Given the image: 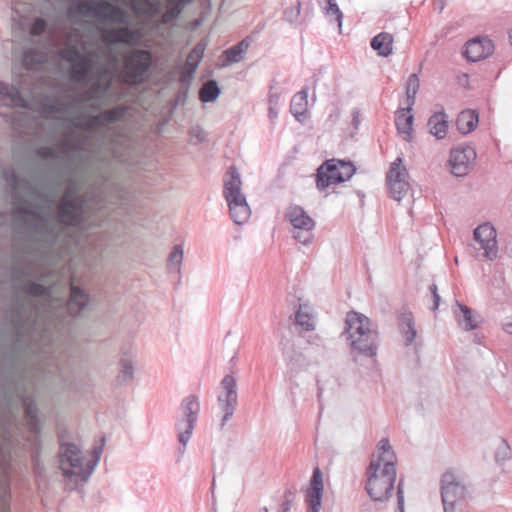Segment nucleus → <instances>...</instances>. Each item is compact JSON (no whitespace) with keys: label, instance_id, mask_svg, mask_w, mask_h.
<instances>
[{"label":"nucleus","instance_id":"6e6552de","mask_svg":"<svg viewBox=\"0 0 512 512\" xmlns=\"http://www.w3.org/2000/svg\"><path fill=\"white\" fill-rule=\"evenodd\" d=\"M355 172L356 167L351 161L326 160L317 169L316 186L319 190H324L332 184L349 180Z\"/></svg>","mask_w":512,"mask_h":512},{"label":"nucleus","instance_id":"dca6fc26","mask_svg":"<svg viewBox=\"0 0 512 512\" xmlns=\"http://www.w3.org/2000/svg\"><path fill=\"white\" fill-rule=\"evenodd\" d=\"M324 483L319 467H315L310 480V488L305 493L307 512H320L322 506Z\"/></svg>","mask_w":512,"mask_h":512},{"label":"nucleus","instance_id":"412c9836","mask_svg":"<svg viewBox=\"0 0 512 512\" xmlns=\"http://www.w3.org/2000/svg\"><path fill=\"white\" fill-rule=\"evenodd\" d=\"M93 69V61L89 55L71 64L69 77L75 83L86 82Z\"/></svg>","mask_w":512,"mask_h":512},{"label":"nucleus","instance_id":"ddd939ff","mask_svg":"<svg viewBox=\"0 0 512 512\" xmlns=\"http://www.w3.org/2000/svg\"><path fill=\"white\" fill-rule=\"evenodd\" d=\"M474 240L478 243L479 249H482L483 256L488 260L497 257V233L490 223H483L474 230Z\"/></svg>","mask_w":512,"mask_h":512},{"label":"nucleus","instance_id":"72a5a7b5","mask_svg":"<svg viewBox=\"0 0 512 512\" xmlns=\"http://www.w3.org/2000/svg\"><path fill=\"white\" fill-rule=\"evenodd\" d=\"M19 291L23 292L29 297L38 298V297H51L52 296V288L49 286H45L43 284L27 281L19 286Z\"/></svg>","mask_w":512,"mask_h":512},{"label":"nucleus","instance_id":"20e7f679","mask_svg":"<svg viewBox=\"0 0 512 512\" xmlns=\"http://www.w3.org/2000/svg\"><path fill=\"white\" fill-rule=\"evenodd\" d=\"M101 454L102 448H95L94 459L85 461V457L78 446L67 443L60 450V469L66 478L75 477L87 481L93 473Z\"/></svg>","mask_w":512,"mask_h":512},{"label":"nucleus","instance_id":"9b49d317","mask_svg":"<svg viewBox=\"0 0 512 512\" xmlns=\"http://www.w3.org/2000/svg\"><path fill=\"white\" fill-rule=\"evenodd\" d=\"M222 392L217 400L223 416L221 419V428L233 417L238 405L237 382L232 375H226L221 380Z\"/></svg>","mask_w":512,"mask_h":512},{"label":"nucleus","instance_id":"49530a36","mask_svg":"<svg viewBox=\"0 0 512 512\" xmlns=\"http://www.w3.org/2000/svg\"><path fill=\"white\" fill-rule=\"evenodd\" d=\"M295 320L296 323L306 331H311L314 330L315 328L313 317L309 313L304 312L302 306H300V308L296 312Z\"/></svg>","mask_w":512,"mask_h":512},{"label":"nucleus","instance_id":"a211bd4d","mask_svg":"<svg viewBox=\"0 0 512 512\" xmlns=\"http://www.w3.org/2000/svg\"><path fill=\"white\" fill-rule=\"evenodd\" d=\"M281 346L284 360L290 371L299 372L310 366V361L307 357L300 351L296 350L289 340L281 342Z\"/></svg>","mask_w":512,"mask_h":512},{"label":"nucleus","instance_id":"c85d7f7f","mask_svg":"<svg viewBox=\"0 0 512 512\" xmlns=\"http://www.w3.org/2000/svg\"><path fill=\"white\" fill-rule=\"evenodd\" d=\"M31 218L36 221L35 228L38 232L48 236L53 242L59 237V231H57L55 225L49 222L48 216L33 209Z\"/></svg>","mask_w":512,"mask_h":512},{"label":"nucleus","instance_id":"de8ad7c7","mask_svg":"<svg viewBox=\"0 0 512 512\" xmlns=\"http://www.w3.org/2000/svg\"><path fill=\"white\" fill-rule=\"evenodd\" d=\"M183 261V247L181 245H175L173 250L170 252L167 260L169 269L179 271L180 265Z\"/></svg>","mask_w":512,"mask_h":512},{"label":"nucleus","instance_id":"052dcab7","mask_svg":"<svg viewBox=\"0 0 512 512\" xmlns=\"http://www.w3.org/2000/svg\"><path fill=\"white\" fill-rule=\"evenodd\" d=\"M37 155L42 159L56 160L59 158L58 152L54 148L48 146L40 147L37 150Z\"/></svg>","mask_w":512,"mask_h":512},{"label":"nucleus","instance_id":"473e14b6","mask_svg":"<svg viewBox=\"0 0 512 512\" xmlns=\"http://www.w3.org/2000/svg\"><path fill=\"white\" fill-rule=\"evenodd\" d=\"M370 45L379 56L387 57L393 50V37L389 33L381 32L372 38Z\"/></svg>","mask_w":512,"mask_h":512},{"label":"nucleus","instance_id":"0eeeda50","mask_svg":"<svg viewBox=\"0 0 512 512\" xmlns=\"http://www.w3.org/2000/svg\"><path fill=\"white\" fill-rule=\"evenodd\" d=\"M179 411L180 416L175 422V429L178 433V441L181 444L178 452L179 456L182 457L198 420L200 412L198 397L196 395L185 397L180 404Z\"/></svg>","mask_w":512,"mask_h":512},{"label":"nucleus","instance_id":"4c0bfd02","mask_svg":"<svg viewBox=\"0 0 512 512\" xmlns=\"http://www.w3.org/2000/svg\"><path fill=\"white\" fill-rule=\"evenodd\" d=\"M220 88L217 81L208 80L203 84L199 91V99L203 103H209L215 101L220 95Z\"/></svg>","mask_w":512,"mask_h":512},{"label":"nucleus","instance_id":"e433bc0d","mask_svg":"<svg viewBox=\"0 0 512 512\" xmlns=\"http://www.w3.org/2000/svg\"><path fill=\"white\" fill-rule=\"evenodd\" d=\"M408 171L403 165V159L397 157L391 164L386 175V181H408Z\"/></svg>","mask_w":512,"mask_h":512},{"label":"nucleus","instance_id":"09e8293b","mask_svg":"<svg viewBox=\"0 0 512 512\" xmlns=\"http://www.w3.org/2000/svg\"><path fill=\"white\" fill-rule=\"evenodd\" d=\"M327 6L324 8V13L327 17L332 21V17H334L335 21L338 23L339 28L342 26L343 13L341 12L338 4L335 0H326Z\"/></svg>","mask_w":512,"mask_h":512},{"label":"nucleus","instance_id":"864d4df0","mask_svg":"<svg viewBox=\"0 0 512 512\" xmlns=\"http://www.w3.org/2000/svg\"><path fill=\"white\" fill-rule=\"evenodd\" d=\"M0 512H10V493L6 483L0 478Z\"/></svg>","mask_w":512,"mask_h":512},{"label":"nucleus","instance_id":"ea45409f","mask_svg":"<svg viewBox=\"0 0 512 512\" xmlns=\"http://www.w3.org/2000/svg\"><path fill=\"white\" fill-rule=\"evenodd\" d=\"M127 112V107L116 106L112 109L105 110L99 113L103 125L112 124L121 120Z\"/></svg>","mask_w":512,"mask_h":512},{"label":"nucleus","instance_id":"393cba45","mask_svg":"<svg viewBox=\"0 0 512 512\" xmlns=\"http://www.w3.org/2000/svg\"><path fill=\"white\" fill-rule=\"evenodd\" d=\"M10 276L11 279L17 283H21L28 278L36 277L34 264L27 259L14 262L10 267Z\"/></svg>","mask_w":512,"mask_h":512},{"label":"nucleus","instance_id":"4be33fe9","mask_svg":"<svg viewBox=\"0 0 512 512\" xmlns=\"http://www.w3.org/2000/svg\"><path fill=\"white\" fill-rule=\"evenodd\" d=\"M1 176L11 189L13 194L21 190L30 192L32 190L31 183L28 179L18 176L13 167H5L1 171Z\"/></svg>","mask_w":512,"mask_h":512},{"label":"nucleus","instance_id":"8fccbe9b","mask_svg":"<svg viewBox=\"0 0 512 512\" xmlns=\"http://www.w3.org/2000/svg\"><path fill=\"white\" fill-rule=\"evenodd\" d=\"M59 56L66 62L72 64L84 57L85 54H82L76 46H68L59 51Z\"/></svg>","mask_w":512,"mask_h":512},{"label":"nucleus","instance_id":"37998d69","mask_svg":"<svg viewBox=\"0 0 512 512\" xmlns=\"http://www.w3.org/2000/svg\"><path fill=\"white\" fill-rule=\"evenodd\" d=\"M391 196L396 200L400 201L409 190L408 181H387Z\"/></svg>","mask_w":512,"mask_h":512},{"label":"nucleus","instance_id":"f3484780","mask_svg":"<svg viewBox=\"0 0 512 512\" xmlns=\"http://www.w3.org/2000/svg\"><path fill=\"white\" fill-rule=\"evenodd\" d=\"M493 49L494 45L490 39L486 37H476L466 42L464 55L467 60L477 62L491 55Z\"/></svg>","mask_w":512,"mask_h":512},{"label":"nucleus","instance_id":"39448f33","mask_svg":"<svg viewBox=\"0 0 512 512\" xmlns=\"http://www.w3.org/2000/svg\"><path fill=\"white\" fill-rule=\"evenodd\" d=\"M223 196L233 222L237 225L246 223L250 218L251 209L242 193L241 176L235 166H231L225 175Z\"/></svg>","mask_w":512,"mask_h":512},{"label":"nucleus","instance_id":"2f4dec72","mask_svg":"<svg viewBox=\"0 0 512 512\" xmlns=\"http://www.w3.org/2000/svg\"><path fill=\"white\" fill-rule=\"evenodd\" d=\"M250 46L249 38H245L236 45L225 50L222 54L224 58V65L238 63L244 58V54Z\"/></svg>","mask_w":512,"mask_h":512},{"label":"nucleus","instance_id":"774afa93","mask_svg":"<svg viewBox=\"0 0 512 512\" xmlns=\"http://www.w3.org/2000/svg\"><path fill=\"white\" fill-rule=\"evenodd\" d=\"M416 95L417 94H415V93H406L407 107L406 108H400V109L403 110V111L411 112L412 111V107H413V105L415 104V101H416Z\"/></svg>","mask_w":512,"mask_h":512},{"label":"nucleus","instance_id":"c756f323","mask_svg":"<svg viewBox=\"0 0 512 512\" xmlns=\"http://www.w3.org/2000/svg\"><path fill=\"white\" fill-rule=\"evenodd\" d=\"M430 133L437 139L445 138L448 131V116L444 111L435 112L428 120Z\"/></svg>","mask_w":512,"mask_h":512},{"label":"nucleus","instance_id":"a878e982","mask_svg":"<svg viewBox=\"0 0 512 512\" xmlns=\"http://www.w3.org/2000/svg\"><path fill=\"white\" fill-rule=\"evenodd\" d=\"M308 87L302 88L291 99L290 112L297 121L302 122V118L308 110Z\"/></svg>","mask_w":512,"mask_h":512},{"label":"nucleus","instance_id":"7c9ffc66","mask_svg":"<svg viewBox=\"0 0 512 512\" xmlns=\"http://www.w3.org/2000/svg\"><path fill=\"white\" fill-rule=\"evenodd\" d=\"M167 9L161 16V23L170 24L179 18L184 8L193 2V0H166Z\"/></svg>","mask_w":512,"mask_h":512},{"label":"nucleus","instance_id":"5701e85b","mask_svg":"<svg viewBox=\"0 0 512 512\" xmlns=\"http://www.w3.org/2000/svg\"><path fill=\"white\" fill-rule=\"evenodd\" d=\"M89 295L80 287L71 285L69 300L66 303V309L72 316L78 315L88 304Z\"/></svg>","mask_w":512,"mask_h":512},{"label":"nucleus","instance_id":"9d476101","mask_svg":"<svg viewBox=\"0 0 512 512\" xmlns=\"http://www.w3.org/2000/svg\"><path fill=\"white\" fill-rule=\"evenodd\" d=\"M466 487L452 472H445L441 477V498L444 512H456L466 496Z\"/></svg>","mask_w":512,"mask_h":512},{"label":"nucleus","instance_id":"f257e3e1","mask_svg":"<svg viewBox=\"0 0 512 512\" xmlns=\"http://www.w3.org/2000/svg\"><path fill=\"white\" fill-rule=\"evenodd\" d=\"M394 457H372L366 470L365 489L369 497L376 502L387 501L391 497L396 480Z\"/></svg>","mask_w":512,"mask_h":512},{"label":"nucleus","instance_id":"4d7b16f0","mask_svg":"<svg viewBox=\"0 0 512 512\" xmlns=\"http://www.w3.org/2000/svg\"><path fill=\"white\" fill-rule=\"evenodd\" d=\"M301 13V2L297 1L296 5L284 10L283 17L289 23H294L298 20Z\"/></svg>","mask_w":512,"mask_h":512},{"label":"nucleus","instance_id":"5fc2aeb1","mask_svg":"<svg viewBox=\"0 0 512 512\" xmlns=\"http://www.w3.org/2000/svg\"><path fill=\"white\" fill-rule=\"evenodd\" d=\"M22 61L23 65L27 69H33L36 65L42 63L35 49H28L24 51Z\"/></svg>","mask_w":512,"mask_h":512},{"label":"nucleus","instance_id":"f03ea898","mask_svg":"<svg viewBox=\"0 0 512 512\" xmlns=\"http://www.w3.org/2000/svg\"><path fill=\"white\" fill-rule=\"evenodd\" d=\"M345 324L352 350L366 357L376 356L379 336L371 320L362 313L350 311Z\"/></svg>","mask_w":512,"mask_h":512},{"label":"nucleus","instance_id":"680f3d73","mask_svg":"<svg viewBox=\"0 0 512 512\" xmlns=\"http://www.w3.org/2000/svg\"><path fill=\"white\" fill-rule=\"evenodd\" d=\"M420 87L418 75L413 73L409 76L407 84H406V93H415L417 94Z\"/></svg>","mask_w":512,"mask_h":512},{"label":"nucleus","instance_id":"603ef678","mask_svg":"<svg viewBox=\"0 0 512 512\" xmlns=\"http://www.w3.org/2000/svg\"><path fill=\"white\" fill-rule=\"evenodd\" d=\"M511 455V448L510 445L508 444V441L502 438L495 452L496 462L499 463L509 460L511 458Z\"/></svg>","mask_w":512,"mask_h":512},{"label":"nucleus","instance_id":"aec40b11","mask_svg":"<svg viewBox=\"0 0 512 512\" xmlns=\"http://www.w3.org/2000/svg\"><path fill=\"white\" fill-rule=\"evenodd\" d=\"M286 217L294 230L312 231L315 227V221L299 205L290 206L286 212Z\"/></svg>","mask_w":512,"mask_h":512},{"label":"nucleus","instance_id":"1a4fd4ad","mask_svg":"<svg viewBox=\"0 0 512 512\" xmlns=\"http://www.w3.org/2000/svg\"><path fill=\"white\" fill-rule=\"evenodd\" d=\"M152 65V54L148 50L135 49L124 61L125 81L129 84H142Z\"/></svg>","mask_w":512,"mask_h":512},{"label":"nucleus","instance_id":"a18cd8bd","mask_svg":"<svg viewBox=\"0 0 512 512\" xmlns=\"http://www.w3.org/2000/svg\"><path fill=\"white\" fill-rule=\"evenodd\" d=\"M121 370L117 376L120 383L130 382L134 378V367L130 360L122 359L120 361Z\"/></svg>","mask_w":512,"mask_h":512},{"label":"nucleus","instance_id":"c03bdc74","mask_svg":"<svg viewBox=\"0 0 512 512\" xmlns=\"http://www.w3.org/2000/svg\"><path fill=\"white\" fill-rule=\"evenodd\" d=\"M204 50L205 44L198 43L188 54L186 64L190 66L191 72H194L195 69L197 68L199 62L203 57Z\"/></svg>","mask_w":512,"mask_h":512},{"label":"nucleus","instance_id":"bf43d9fd","mask_svg":"<svg viewBox=\"0 0 512 512\" xmlns=\"http://www.w3.org/2000/svg\"><path fill=\"white\" fill-rule=\"evenodd\" d=\"M293 238L304 245H308L313 240L312 231L295 230Z\"/></svg>","mask_w":512,"mask_h":512},{"label":"nucleus","instance_id":"b1692460","mask_svg":"<svg viewBox=\"0 0 512 512\" xmlns=\"http://www.w3.org/2000/svg\"><path fill=\"white\" fill-rule=\"evenodd\" d=\"M398 327L405 339V345H412L417 336V331L415 328L414 316L411 311L405 310L400 313L398 316Z\"/></svg>","mask_w":512,"mask_h":512},{"label":"nucleus","instance_id":"4468645a","mask_svg":"<svg viewBox=\"0 0 512 512\" xmlns=\"http://www.w3.org/2000/svg\"><path fill=\"white\" fill-rule=\"evenodd\" d=\"M101 39L107 45L126 44L135 45L138 43L141 34L127 26L117 28L100 29Z\"/></svg>","mask_w":512,"mask_h":512},{"label":"nucleus","instance_id":"cd10ccee","mask_svg":"<svg viewBox=\"0 0 512 512\" xmlns=\"http://www.w3.org/2000/svg\"><path fill=\"white\" fill-rule=\"evenodd\" d=\"M413 120L414 118L411 112L403 111L401 109L396 111L395 125L397 131L402 136V138L408 142L412 139Z\"/></svg>","mask_w":512,"mask_h":512},{"label":"nucleus","instance_id":"7ed1b4c3","mask_svg":"<svg viewBox=\"0 0 512 512\" xmlns=\"http://www.w3.org/2000/svg\"><path fill=\"white\" fill-rule=\"evenodd\" d=\"M86 199L78 194L75 182L70 181L57 205L56 221L63 228L84 229L86 226Z\"/></svg>","mask_w":512,"mask_h":512},{"label":"nucleus","instance_id":"e2e57ef3","mask_svg":"<svg viewBox=\"0 0 512 512\" xmlns=\"http://www.w3.org/2000/svg\"><path fill=\"white\" fill-rule=\"evenodd\" d=\"M429 291H430V294H431V297H432V300H433V305L431 307V310L432 311H436L439 307V304H440V300H441V297L438 293V287L435 283L431 284L429 286Z\"/></svg>","mask_w":512,"mask_h":512},{"label":"nucleus","instance_id":"6ab92c4d","mask_svg":"<svg viewBox=\"0 0 512 512\" xmlns=\"http://www.w3.org/2000/svg\"><path fill=\"white\" fill-rule=\"evenodd\" d=\"M0 106L29 108L26 100L18 87L0 81Z\"/></svg>","mask_w":512,"mask_h":512},{"label":"nucleus","instance_id":"69168bd1","mask_svg":"<svg viewBox=\"0 0 512 512\" xmlns=\"http://www.w3.org/2000/svg\"><path fill=\"white\" fill-rule=\"evenodd\" d=\"M294 501V494L290 491H287L284 495V501L281 505V512H289Z\"/></svg>","mask_w":512,"mask_h":512},{"label":"nucleus","instance_id":"79ce46f5","mask_svg":"<svg viewBox=\"0 0 512 512\" xmlns=\"http://www.w3.org/2000/svg\"><path fill=\"white\" fill-rule=\"evenodd\" d=\"M13 200L15 215L31 217L34 208L19 192L13 194Z\"/></svg>","mask_w":512,"mask_h":512},{"label":"nucleus","instance_id":"2eb2a0df","mask_svg":"<svg viewBox=\"0 0 512 512\" xmlns=\"http://www.w3.org/2000/svg\"><path fill=\"white\" fill-rule=\"evenodd\" d=\"M476 158V152L473 147H457L450 152L451 172L457 177L465 176L469 171V166Z\"/></svg>","mask_w":512,"mask_h":512},{"label":"nucleus","instance_id":"bb28decb","mask_svg":"<svg viewBox=\"0 0 512 512\" xmlns=\"http://www.w3.org/2000/svg\"><path fill=\"white\" fill-rule=\"evenodd\" d=\"M478 122V113L475 110L467 109L459 113L456 126L461 134L466 135L476 129Z\"/></svg>","mask_w":512,"mask_h":512},{"label":"nucleus","instance_id":"f8f14e48","mask_svg":"<svg viewBox=\"0 0 512 512\" xmlns=\"http://www.w3.org/2000/svg\"><path fill=\"white\" fill-rule=\"evenodd\" d=\"M34 311H36V306L29 307L28 303L22 299H17L10 308L7 318L19 336L32 327Z\"/></svg>","mask_w":512,"mask_h":512},{"label":"nucleus","instance_id":"f704fd0d","mask_svg":"<svg viewBox=\"0 0 512 512\" xmlns=\"http://www.w3.org/2000/svg\"><path fill=\"white\" fill-rule=\"evenodd\" d=\"M111 85L112 79L108 75V71L105 70L99 73L98 78L90 85L88 90H90V94L100 98L110 91Z\"/></svg>","mask_w":512,"mask_h":512},{"label":"nucleus","instance_id":"0e129e2a","mask_svg":"<svg viewBox=\"0 0 512 512\" xmlns=\"http://www.w3.org/2000/svg\"><path fill=\"white\" fill-rule=\"evenodd\" d=\"M397 508L399 512H404V490L402 479H400L397 486Z\"/></svg>","mask_w":512,"mask_h":512},{"label":"nucleus","instance_id":"338daca9","mask_svg":"<svg viewBox=\"0 0 512 512\" xmlns=\"http://www.w3.org/2000/svg\"><path fill=\"white\" fill-rule=\"evenodd\" d=\"M60 147H61V150L63 153H70V152H74V151H78L79 150V145L78 144H75V143H72L70 141H63L61 144H60Z\"/></svg>","mask_w":512,"mask_h":512},{"label":"nucleus","instance_id":"6e6d98bb","mask_svg":"<svg viewBox=\"0 0 512 512\" xmlns=\"http://www.w3.org/2000/svg\"><path fill=\"white\" fill-rule=\"evenodd\" d=\"M378 455L376 457H384L389 458L390 456L394 457V462L396 463V455L392 450L390 442L387 438H382L377 445Z\"/></svg>","mask_w":512,"mask_h":512},{"label":"nucleus","instance_id":"423d86ee","mask_svg":"<svg viewBox=\"0 0 512 512\" xmlns=\"http://www.w3.org/2000/svg\"><path fill=\"white\" fill-rule=\"evenodd\" d=\"M68 16H85L117 24H127L128 15L107 0H75L68 8Z\"/></svg>","mask_w":512,"mask_h":512},{"label":"nucleus","instance_id":"58836bf2","mask_svg":"<svg viewBox=\"0 0 512 512\" xmlns=\"http://www.w3.org/2000/svg\"><path fill=\"white\" fill-rule=\"evenodd\" d=\"M25 417L31 432L39 433L41 427L38 419V408L33 402H25Z\"/></svg>","mask_w":512,"mask_h":512},{"label":"nucleus","instance_id":"c9c22d12","mask_svg":"<svg viewBox=\"0 0 512 512\" xmlns=\"http://www.w3.org/2000/svg\"><path fill=\"white\" fill-rule=\"evenodd\" d=\"M457 305L460 309V314L455 312V316L457 318L458 324L466 331L473 330L477 327V321L472 315V310L463 304L457 302Z\"/></svg>","mask_w":512,"mask_h":512},{"label":"nucleus","instance_id":"a19ab883","mask_svg":"<svg viewBox=\"0 0 512 512\" xmlns=\"http://www.w3.org/2000/svg\"><path fill=\"white\" fill-rule=\"evenodd\" d=\"M65 105L58 99L46 96L40 102V110L47 115H52L64 111Z\"/></svg>","mask_w":512,"mask_h":512},{"label":"nucleus","instance_id":"13d9d810","mask_svg":"<svg viewBox=\"0 0 512 512\" xmlns=\"http://www.w3.org/2000/svg\"><path fill=\"white\" fill-rule=\"evenodd\" d=\"M47 28V22L43 18H36L30 27V34L32 36L42 35Z\"/></svg>","mask_w":512,"mask_h":512},{"label":"nucleus","instance_id":"3c124183","mask_svg":"<svg viewBox=\"0 0 512 512\" xmlns=\"http://www.w3.org/2000/svg\"><path fill=\"white\" fill-rule=\"evenodd\" d=\"M82 118H86L84 122H77L74 124L76 128L83 130H92L96 127L102 126L101 117L99 114L97 115H82Z\"/></svg>","mask_w":512,"mask_h":512}]
</instances>
